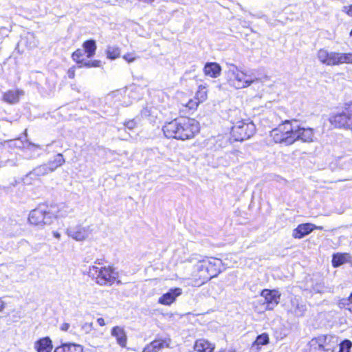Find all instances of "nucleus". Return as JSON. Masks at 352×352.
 <instances>
[{"label":"nucleus","mask_w":352,"mask_h":352,"mask_svg":"<svg viewBox=\"0 0 352 352\" xmlns=\"http://www.w3.org/2000/svg\"><path fill=\"white\" fill-rule=\"evenodd\" d=\"M54 352H83V349L78 344L65 343L56 347Z\"/></svg>","instance_id":"a878e982"},{"label":"nucleus","mask_w":352,"mask_h":352,"mask_svg":"<svg viewBox=\"0 0 352 352\" xmlns=\"http://www.w3.org/2000/svg\"><path fill=\"white\" fill-rule=\"evenodd\" d=\"M295 124L292 120H285L273 129L269 135L270 142L274 144L290 146L295 143Z\"/></svg>","instance_id":"0eeeda50"},{"label":"nucleus","mask_w":352,"mask_h":352,"mask_svg":"<svg viewBox=\"0 0 352 352\" xmlns=\"http://www.w3.org/2000/svg\"><path fill=\"white\" fill-rule=\"evenodd\" d=\"M270 337L267 333H263L256 336V340L252 342V347L260 350L262 346L268 344Z\"/></svg>","instance_id":"cd10ccee"},{"label":"nucleus","mask_w":352,"mask_h":352,"mask_svg":"<svg viewBox=\"0 0 352 352\" xmlns=\"http://www.w3.org/2000/svg\"><path fill=\"white\" fill-rule=\"evenodd\" d=\"M97 322H98V325L100 327H103L106 324V322H105L104 319L102 317L98 318L97 319Z\"/></svg>","instance_id":"4c0bfd02"},{"label":"nucleus","mask_w":352,"mask_h":352,"mask_svg":"<svg viewBox=\"0 0 352 352\" xmlns=\"http://www.w3.org/2000/svg\"><path fill=\"white\" fill-rule=\"evenodd\" d=\"M53 235L57 239H60V234L58 232H54Z\"/></svg>","instance_id":"79ce46f5"},{"label":"nucleus","mask_w":352,"mask_h":352,"mask_svg":"<svg viewBox=\"0 0 352 352\" xmlns=\"http://www.w3.org/2000/svg\"><path fill=\"white\" fill-rule=\"evenodd\" d=\"M65 163V160L61 153L56 154L53 160L40 166L45 173L53 172Z\"/></svg>","instance_id":"6ab92c4d"},{"label":"nucleus","mask_w":352,"mask_h":352,"mask_svg":"<svg viewBox=\"0 0 352 352\" xmlns=\"http://www.w3.org/2000/svg\"><path fill=\"white\" fill-rule=\"evenodd\" d=\"M223 270V263L220 258L205 256L197 262L191 274L192 284L193 286L200 287L217 277Z\"/></svg>","instance_id":"7ed1b4c3"},{"label":"nucleus","mask_w":352,"mask_h":352,"mask_svg":"<svg viewBox=\"0 0 352 352\" xmlns=\"http://www.w3.org/2000/svg\"><path fill=\"white\" fill-rule=\"evenodd\" d=\"M328 121L332 129L352 131V101L338 107L329 114Z\"/></svg>","instance_id":"423d86ee"},{"label":"nucleus","mask_w":352,"mask_h":352,"mask_svg":"<svg viewBox=\"0 0 352 352\" xmlns=\"http://www.w3.org/2000/svg\"><path fill=\"white\" fill-rule=\"evenodd\" d=\"M228 120L232 124L230 130V138L235 142L248 140L256 133V126L249 118H243L238 109L230 110Z\"/></svg>","instance_id":"20e7f679"},{"label":"nucleus","mask_w":352,"mask_h":352,"mask_svg":"<svg viewBox=\"0 0 352 352\" xmlns=\"http://www.w3.org/2000/svg\"><path fill=\"white\" fill-rule=\"evenodd\" d=\"M94 263L98 265H102V264H103V260L102 259H96Z\"/></svg>","instance_id":"a19ab883"},{"label":"nucleus","mask_w":352,"mask_h":352,"mask_svg":"<svg viewBox=\"0 0 352 352\" xmlns=\"http://www.w3.org/2000/svg\"><path fill=\"white\" fill-rule=\"evenodd\" d=\"M182 289L179 287L171 288L164 294L159 299L158 302L163 305L169 306L175 302L176 298L182 295Z\"/></svg>","instance_id":"dca6fc26"},{"label":"nucleus","mask_w":352,"mask_h":352,"mask_svg":"<svg viewBox=\"0 0 352 352\" xmlns=\"http://www.w3.org/2000/svg\"><path fill=\"white\" fill-rule=\"evenodd\" d=\"M162 132L167 139L186 142L195 139L201 132V124L194 118L179 115L166 122Z\"/></svg>","instance_id":"f257e3e1"},{"label":"nucleus","mask_w":352,"mask_h":352,"mask_svg":"<svg viewBox=\"0 0 352 352\" xmlns=\"http://www.w3.org/2000/svg\"><path fill=\"white\" fill-rule=\"evenodd\" d=\"M343 12L348 16L352 17V4L344 6Z\"/></svg>","instance_id":"e433bc0d"},{"label":"nucleus","mask_w":352,"mask_h":352,"mask_svg":"<svg viewBox=\"0 0 352 352\" xmlns=\"http://www.w3.org/2000/svg\"><path fill=\"white\" fill-rule=\"evenodd\" d=\"M122 58L128 63H131L135 61L137 59V56L135 55L134 52H129L125 54Z\"/></svg>","instance_id":"f704fd0d"},{"label":"nucleus","mask_w":352,"mask_h":352,"mask_svg":"<svg viewBox=\"0 0 352 352\" xmlns=\"http://www.w3.org/2000/svg\"><path fill=\"white\" fill-rule=\"evenodd\" d=\"M123 125H124L125 129L133 131L138 127V122L134 118L130 119V120H126L123 123Z\"/></svg>","instance_id":"72a5a7b5"},{"label":"nucleus","mask_w":352,"mask_h":352,"mask_svg":"<svg viewBox=\"0 0 352 352\" xmlns=\"http://www.w3.org/2000/svg\"><path fill=\"white\" fill-rule=\"evenodd\" d=\"M352 347V342L348 339H345L339 344L338 352H350Z\"/></svg>","instance_id":"2f4dec72"},{"label":"nucleus","mask_w":352,"mask_h":352,"mask_svg":"<svg viewBox=\"0 0 352 352\" xmlns=\"http://www.w3.org/2000/svg\"><path fill=\"white\" fill-rule=\"evenodd\" d=\"M349 35H350V36L352 38V29H351V31H350V32H349Z\"/></svg>","instance_id":"c03bdc74"},{"label":"nucleus","mask_w":352,"mask_h":352,"mask_svg":"<svg viewBox=\"0 0 352 352\" xmlns=\"http://www.w3.org/2000/svg\"><path fill=\"white\" fill-rule=\"evenodd\" d=\"M337 305L341 309H344L352 314V292L348 297L339 299Z\"/></svg>","instance_id":"c85d7f7f"},{"label":"nucleus","mask_w":352,"mask_h":352,"mask_svg":"<svg viewBox=\"0 0 352 352\" xmlns=\"http://www.w3.org/2000/svg\"><path fill=\"white\" fill-rule=\"evenodd\" d=\"M88 273L96 284L100 286H111L119 283V274L112 265L98 267L91 265Z\"/></svg>","instance_id":"6e6552de"},{"label":"nucleus","mask_w":352,"mask_h":352,"mask_svg":"<svg viewBox=\"0 0 352 352\" xmlns=\"http://www.w3.org/2000/svg\"><path fill=\"white\" fill-rule=\"evenodd\" d=\"M314 230H323V226H316L311 223H304L299 224L292 232V236L294 239H302L310 234Z\"/></svg>","instance_id":"4468645a"},{"label":"nucleus","mask_w":352,"mask_h":352,"mask_svg":"<svg viewBox=\"0 0 352 352\" xmlns=\"http://www.w3.org/2000/svg\"><path fill=\"white\" fill-rule=\"evenodd\" d=\"M171 339L168 337H157L143 348L142 352H159L170 346Z\"/></svg>","instance_id":"f8f14e48"},{"label":"nucleus","mask_w":352,"mask_h":352,"mask_svg":"<svg viewBox=\"0 0 352 352\" xmlns=\"http://www.w3.org/2000/svg\"><path fill=\"white\" fill-rule=\"evenodd\" d=\"M90 232L89 227L79 226L74 230L70 231L69 236L76 241H83L89 236Z\"/></svg>","instance_id":"5701e85b"},{"label":"nucleus","mask_w":352,"mask_h":352,"mask_svg":"<svg viewBox=\"0 0 352 352\" xmlns=\"http://www.w3.org/2000/svg\"><path fill=\"white\" fill-rule=\"evenodd\" d=\"M139 1L147 3V4H151L155 1V0H138Z\"/></svg>","instance_id":"ea45409f"},{"label":"nucleus","mask_w":352,"mask_h":352,"mask_svg":"<svg viewBox=\"0 0 352 352\" xmlns=\"http://www.w3.org/2000/svg\"><path fill=\"white\" fill-rule=\"evenodd\" d=\"M6 305V302L0 298V312L5 309Z\"/></svg>","instance_id":"58836bf2"},{"label":"nucleus","mask_w":352,"mask_h":352,"mask_svg":"<svg viewBox=\"0 0 352 352\" xmlns=\"http://www.w3.org/2000/svg\"><path fill=\"white\" fill-rule=\"evenodd\" d=\"M34 349L37 352H52V342L49 337L40 338L35 342Z\"/></svg>","instance_id":"4be33fe9"},{"label":"nucleus","mask_w":352,"mask_h":352,"mask_svg":"<svg viewBox=\"0 0 352 352\" xmlns=\"http://www.w3.org/2000/svg\"><path fill=\"white\" fill-rule=\"evenodd\" d=\"M335 344L326 335H319L307 343L306 352H334Z\"/></svg>","instance_id":"9d476101"},{"label":"nucleus","mask_w":352,"mask_h":352,"mask_svg":"<svg viewBox=\"0 0 352 352\" xmlns=\"http://www.w3.org/2000/svg\"><path fill=\"white\" fill-rule=\"evenodd\" d=\"M351 256L346 252H337L332 256L331 263L333 267H338L350 261Z\"/></svg>","instance_id":"393cba45"},{"label":"nucleus","mask_w":352,"mask_h":352,"mask_svg":"<svg viewBox=\"0 0 352 352\" xmlns=\"http://www.w3.org/2000/svg\"><path fill=\"white\" fill-rule=\"evenodd\" d=\"M229 83L236 89H242L250 86L255 81L250 76L240 69L232 71L229 77Z\"/></svg>","instance_id":"9b49d317"},{"label":"nucleus","mask_w":352,"mask_h":352,"mask_svg":"<svg viewBox=\"0 0 352 352\" xmlns=\"http://www.w3.org/2000/svg\"><path fill=\"white\" fill-rule=\"evenodd\" d=\"M25 94L21 89H9L2 94L1 100L9 104H15L20 101V99Z\"/></svg>","instance_id":"a211bd4d"},{"label":"nucleus","mask_w":352,"mask_h":352,"mask_svg":"<svg viewBox=\"0 0 352 352\" xmlns=\"http://www.w3.org/2000/svg\"><path fill=\"white\" fill-rule=\"evenodd\" d=\"M107 57L110 60H115L120 57V50L118 47H108L106 50Z\"/></svg>","instance_id":"7c9ffc66"},{"label":"nucleus","mask_w":352,"mask_h":352,"mask_svg":"<svg viewBox=\"0 0 352 352\" xmlns=\"http://www.w3.org/2000/svg\"><path fill=\"white\" fill-rule=\"evenodd\" d=\"M208 92V86L206 85H200L198 86L193 98L200 104L207 100Z\"/></svg>","instance_id":"bb28decb"},{"label":"nucleus","mask_w":352,"mask_h":352,"mask_svg":"<svg viewBox=\"0 0 352 352\" xmlns=\"http://www.w3.org/2000/svg\"><path fill=\"white\" fill-rule=\"evenodd\" d=\"M89 326H90V327H92V326H93V323H92V322H91V323L89 324Z\"/></svg>","instance_id":"a18cd8bd"},{"label":"nucleus","mask_w":352,"mask_h":352,"mask_svg":"<svg viewBox=\"0 0 352 352\" xmlns=\"http://www.w3.org/2000/svg\"><path fill=\"white\" fill-rule=\"evenodd\" d=\"M67 76H68L69 78L74 79L75 78V76H76L75 67L73 66V67H70L67 70Z\"/></svg>","instance_id":"c9c22d12"},{"label":"nucleus","mask_w":352,"mask_h":352,"mask_svg":"<svg viewBox=\"0 0 352 352\" xmlns=\"http://www.w3.org/2000/svg\"><path fill=\"white\" fill-rule=\"evenodd\" d=\"M317 58L319 62L326 66L338 65V52L329 51L325 48H320L317 52Z\"/></svg>","instance_id":"ddd939ff"},{"label":"nucleus","mask_w":352,"mask_h":352,"mask_svg":"<svg viewBox=\"0 0 352 352\" xmlns=\"http://www.w3.org/2000/svg\"><path fill=\"white\" fill-rule=\"evenodd\" d=\"M293 305H295L294 307H292L289 312L295 316H301L302 315L303 310L301 309V307L299 306L298 302L297 300H294L292 301Z\"/></svg>","instance_id":"473e14b6"},{"label":"nucleus","mask_w":352,"mask_h":352,"mask_svg":"<svg viewBox=\"0 0 352 352\" xmlns=\"http://www.w3.org/2000/svg\"><path fill=\"white\" fill-rule=\"evenodd\" d=\"M82 49H76L71 55L72 59L79 68L100 67L102 62L100 60H86V58L93 57L96 52V43L94 39L85 41L82 44Z\"/></svg>","instance_id":"39448f33"},{"label":"nucleus","mask_w":352,"mask_h":352,"mask_svg":"<svg viewBox=\"0 0 352 352\" xmlns=\"http://www.w3.org/2000/svg\"><path fill=\"white\" fill-rule=\"evenodd\" d=\"M352 65V52H338V65Z\"/></svg>","instance_id":"c756f323"},{"label":"nucleus","mask_w":352,"mask_h":352,"mask_svg":"<svg viewBox=\"0 0 352 352\" xmlns=\"http://www.w3.org/2000/svg\"><path fill=\"white\" fill-rule=\"evenodd\" d=\"M260 296L261 298L253 302V308L257 313L262 314L274 309L280 302L281 294L278 289H263Z\"/></svg>","instance_id":"1a4fd4ad"},{"label":"nucleus","mask_w":352,"mask_h":352,"mask_svg":"<svg viewBox=\"0 0 352 352\" xmlns=\"http://www.w3.org/2000/svg\"><path fill=\"white\" fill-rule=\"evenodd\" d=\"M68 326H69V325H68L67 324H65V327H63V328H62V329L67 330V328H68Z\"/></svg>","instance_id":"37998d69"},{"label":"nucleus","mask_w":352,"mask_h":352,"mask_svg":"<svg viewBox=\"0 0 352 352\" xmlns=\"http://www.w3.org/2000/svg\"><path fill=\"white\" fill-rule=\"evenodd\" d=\"M67 214L65 207L50 202L38 204L36 207L30 211L28 221L36 227L43 228L52 224L54 220L63 218Z\"/></svg>","instance_id":"f03ea898"},{"label":"nucleus","mask_w":352,"mask_h":352,"mask_svg":"<svg viewBox=\"0 0 352 352\" xmlns=\"http://www.w3.org/2000/svg\"><path fill=\"white\" fill-rule=\"evenodd\" d=\"M295 142L297 141H302L304 142H310L313 141L314 138V132L311 128L302 127L300 125L295 124Z\"/></svg>","instance_id":"2eb2a0df"},{"label":"nucleus","mask_w":352,"mask_h":352,"mask_svg":"<svg viewBox=\"0 0 352 352\" xmlns=\"http://www.w3.org/2000/svg\"><path fill=\"white\" fill-rule=\"evenodd\" d=\"M215 344L204 338H199L195 340L194 349L197 352H213Z\"/></svg>","instance_id":"412c9836"},{"label":"nucleus","mask_w":352,"mask_h":352,"mask_svg":"<svg viewBox=\"0 0 352 352\" xmlns=\"http://www.w3.org/2000/svg\"><path fill=\"white\" fill-rule=\"evenodd\" d=\"M111 335L116 338L118 344L122 347H125L127 343V337L124 329L119 326L113 327L111 329Z\"/></svg>","instance_id":"b1692460"},{"label":"nucleus","mask_w":352,"mask_h":352,"mask_svg":"<svg viewBox=\"0 0 352 352\" xmlns=\"http://www.w3.org/2000/svg\"><path fill=\"white\" fill-rule=\"evenodd\" d=\"M199 104L194 98H190L186 103L178 104V113L181 116L192 115L198 109Z\"/></svg>","instance_id":"f3484780"},{"label":"nucleus","mask_w":352,"mask_h":352,"mask_svg":"<svg viewBox=\"0 0 352 352\" xmlns=\"http://www.w3.org/2000/svg\"><path fill=\"white\" fill-rule=\"evenodd\" d=\"M203 72L206 76L216 78L221 75V67L216 62H208L205 64Z\"/></svg>","instance_id":"aec40b11"}]
</instances>
